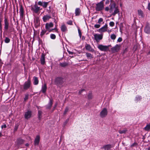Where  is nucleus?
I'll list each match as a JSON object with an SVG mask.
<instances>
[{"mask_svg":"<svg viewBox=\"0 0 150 150\" xmlns=\"http://www.w3.org/2000/svg\"><path fill=\"white\" fill-rule=\"evenodd\" d=\"M35 23L38 25L39 24V19L38 18H36L35 20Z\"/></svg>","mask_w":150,"mask_h":150,"instance_id":"40","label":"nucleus"},{"mask_svg":"<svg viewBox=\"0 0 150 150\" xmlns=\"http://www.w3.org/2000/svg\"><path fill=\"white\" fill-rule=\"evenodd\" d=\"M69 110V108L68 107H67L66 108L65 110H64V114H65Z\"/></svg>","mask_w":150,"mask_h":150,"instance_id":"46","label":"nucleus"},{"mask_svg":"<svg viewBox=\"0 0 150 150\" xmlns=\"http://www.w3.org/2000/svg\"><path fill=\"white\" fill-rule=\"evenodd\" d=\"M30 81L29 80L26 81L23 85L24 89L26 90L29 88L30 86Z\"/></svg>","mask_w":150,"mask_h":150,"instance_id":"8","label":"nucleus"},{"mask_svg":"<svg viewBox=\"0 0 150 150\" xmlns=\"http://www.w3.org/2000/svg\"><path fill=\"white\" fill-rule=\"evenodd\" d=\"M10 39L6 37L4 40V42L6 43H8L10 42Z\"/></svg>","mask_w":150,"mask_h":150,"instance_id":"35","label":"nucleus"},{"mask_svg":"<svg viewBox=\"0 0 150 150\" xmlns=\"http://www.w3.org/2000/svg\"><path fill=\"white\" fill-rule=\"evenodd\" d=\"M113 146L110 144H108L104 146V148L105 150H110L111 148Z\"/></svg>","mask_w":150,"mask_h":150,"instance_id":"19","label":"nucleus"},{"mask_svg":"<svg viewBox=\"0 0 150 150\" xmlns=\"http://www.w3.org/2000/svg\"><path fill=\"white\" fill-rule=\"evenodd\" d=\"M0 29L1 31H2V25L1 24V21H0Z\"/></svg>","mask_w":150,"mask_h":150,"instance_id":"56","label":"nucleus"},{"mask_svg":"<svg viewBox=\"0 0 150 150\" xmlns=\"http://www.w3.org/2000/svg\"><path fill=\"white\" fill-rule=\"evenodd\" d=\"M96 10L97 11H100L102 10L103 8V0L96 4Z\"/></svg>","mask_w":150,"mask_h":150,"instance_id":"2","label":"nucleus"},{"mask_svg":"<svg viewBox=\"0 0 150 150\" xmlns=\"http://www.w3.org/2000/svg\"><path fill=\"white\" fill-rule=\"evenodd\" d=\"M109 0H107L105 2L106 4H108L109 3Z\"/></svg>","mask_w":150,"mask_h":150,"instance_id":"62","label":"nucleus"},{"mask_svg":"<svg viewBox=\"0 0 150 150\" xmlns=\"http://www.w3.org/2000/svg\"><path fill=\"white\" fill-rule=\"evenodd\" d=\"M40 137L39 136H37L35 140L34 143L35 145H37L39 144L40 141Z\"/></svg>","mask_w":150,"mask_h":150,"instance_id":"16","label":"nucleus"},{"mask_svg":"<svg viewBox=\"0 0 150 150\" xmlns=\"http://www.w3.org/2000/svg\"><path fill=\"white\" fill-rule=\"evenodd\" d=\"M116 35L114 34H112L111 35L110 38L112 40H115L116 38Z\"/></svg>","mask_w":150,"mask_h":150,"instance_id":"33","label":"nucleus"},{"mask_svg":"<svg viewBox=\"0 0 150 150\" xmlns=\"http://www.w3.org/2000/svg\"><path fill=\"white\" fill-rule=\"evenodd\" d=\"M144 31L147 34L150 33V25L149 24H147L145 28Z\"/></svg>","mask_w":150,"mask_h":150,"instance_id":"12","label":"nucleus"},{"mask_svg":"<svg viewBox=\"0 0 150 150\" xmlns=\"http://www.w3.org/2000/svg\"><path fill=\"white\" fill-rule=\"evenodd\" d=\"M28 98V94H26L25 96V97L24 98V100L25 101L26 100H27Z\"/></svg>","mask_w":150,"mask_h":150,"instance_id":"44","label":"nucleus"},{"mask_svg":"<svg viewBox=\"0 0 150 150\" xmlns=\"http://www.w3.org/2000/svg\"><path fill=\"white\" fill-rule=\"evenodd\" d=\"M55 30V31L56 32H58V29L56 27H55L54 28L52 29H51V30H50V32H51L53 30Z\"/></svg>","mask_w":150,"mask_h":150,"instance_id":"42","label":"nucleus"},{"mask_svg":"<svg viewBox=\"0 0 150 150\" xmlns=\"http://www.w3.org/2000/svg\"><path fill=\"white\" fill-rule=\"evenodd\" d=\"M42 113V112L40 110H39L38 111V117L39 119H40L41 117Z\"/></svg>","mask_w":150,"mask_h":150,"instance_id":"39","label":"nucleus"},{"mask_svg":"<svg viewBox=\"0 0 150 150\" xmlns=\"http://www.w3.org/2000/svg\"><path fill=\"white\" fill-rule=\"evenodd\" d=\"M103 21V19L102 18H100L98 20V23H100Z\"/></svg>","mask_w":150,"mask_h":150,"instance_id":"48","label":"nucleus"},{"mask_svg":"<svg viewBox=\"0 0 150 150\" xmlns=\"http://www.w3.org/2000/svg\"><path fill=\"white\" fill-rule=\"evenodd\" d=\"M94 39L96 41L98 42L103 38V35L102 34H95L94 35Z\"/></svg>","mask_w":150,"mask_h":150,"instance_id":"5","label":"nucleus"},{"mask_svg":"<svg viewBox=\"0 0 150 150\" xmlns=\"http://www.w3.org/2000/svg\"><path fill=\"white\" fill-rule=\"evenodd\" d=\"M120 49V46L117 45L111 48V50L114 52H117Z\"/></svg>","mask_w":150,"mask_h":150,"instance_id":"10","label":"nucleus"},{"mask_svg":"<svg viewBox=\"0 0 150 150\" xmlns=\"http://www.w3.org/2000/svg\"><path fill=\"white\" fill-rule=\"evenodd\" d=\"M47 30H42V31L41 32L40 34V35L41 37H42L46 33L47 31Z\"/></svg>","mask_w":150,"mask_h":150,"instance_id":"32","label":"nucleus"},{"mask_svg":"<svg viewBox=\"0 0 150 150\" xmlns=\"http://www.w3.org/2000/svg\"><path fill=\"white\" fill-rule=\"evenodd\" d=\"M43 4V2H42L41 1H39L38 2V4L39 5L42 6Z\"/></svg>","mask_w":150,"mask_h":150,"instance_id":"43","label":"nucleus"},{"mask_svg":"<svg viewBox=\"0 0 150 150\" xmlns=\"http://www.w3.org/2000/svg\"><path fill=\"white\" fill-rule=\"evenodd\" d=\"M6 124H4L2 125L1 126V128L3 129V128H6Z\"/></svg>","mask_w":150,"mask_h":150,"instance_id":"54","label":"nucleus"},{"mask_svg":"<svg viewBox=\"0 0 150 150\" xmlns=\"http://www.w3.org/2000/svg\"><path fill=\"white\" fill-rule=\"evenodd\" d=\"M144 129L146 131H149L150 130V124H149L144 127Z\"/></svg>","mask_w":150,"mask_h":150,"instance_id":"24","label":"nucleus"},{"mask_svg":"<svg viewBox=\"0 0 150 150\" xmlns=\"http://www.w3.org/2000/svg\"><path fill=\"white\" fill-rule=\"evenodd\" d=\"M78 31L79 35L80 37V38H81V31L80 30L79 28H78Z\"/></svg>","mask_w":150,"mask_h":150,"instance_id":"41","label":"nucleus"},{"mask_svg":"<svg viewBox=\"0 0 150 150\" xmlns=\"http://www.w3.org/2000/svg\"><path fill=\"white\" fill-rule=\"evenodd\" d=\"M18 128V127L17 126H15L14 127V131H16Z\"/></svg>","mask_w":150,"mask_h":150,"instance_id":"57","label":"nucleus"},{"mask_svg":"<svg viewBox=\"0 0 150 150\" xmlns=\"http://www.w3.org/2000/svg\"><path fill=\"white\" fill-rule=\"evenodd\" d=\"M85 91V90L84 89H82L81 90L79 91V94H81L83 91Z\"/></svg>","mask_w":150,"mask_h":150,"instance_id":"58","label":"nucleus"},{"mask_svg":"<svg viewBox=\"0 0 150 150\" xmlns=\"http://www.w3.org/2000/svg\"><path fill=\"white\" fill-rule=\"evenodd\" d=\"M114 11L113 13L112 14L113 15H115L119 12V10L117 7H116L115 4L112 5L110 9V12L111 13Z\"/></svg>","mask_w":150,"mask_h":150,"instance_id":"1","label":"nucleus"},{"mask_svg":"<svg viewBox=\"0 0 150 150\" xmlns=\"http://www.w3.org/2000/svg\"><path fill=\"white\" fill-rule=\"evenodd\" d=\"M61 30L62 32H64L67 30V28L66 25L63 24L61 27Z\"/></svg>","mask_w":150,"mask_h":150,"instance_id":"18","label":"nucleus"},{"mask_svg":"<svg viewBox=\"0 0 150 150\" xmlns=\"http://www.w3.org/2000/svg\"><path fill=\"white\" fill-rule=\"evenodd\" d=\"M104 117L107 114V110L106 108H104Z\"/></svg>","mask_w":150,"mask_h":150,"instance_id":"36","label":"nucleus"},{"mask_svg":"<svg viewBox=\"0 0 150 150\" xmlns=\"http://www.w3.org/2000/svg\"><path fill=\"white\" fill-rule=\"evenodd\" d=\"M103 29V27H102L99 30V31L100 32H102V30Z\"/></svg>","mask_w":150,"mask_h":150,"instance_id":"60","label":"nucleus"},{"mask_svg":"<svg viewBox=\"0 0 150 150\" xmlns=\"http://www.w3.org/2000/svg\"><path fill=\"white\" fill-rule=\"evenodd\" d=\"M111 30H108V31H108L109 33H110L111 32Z\"/></svg>","mask_w":150,"mask_h":150,"instance_id":"64","label":"nucleus"},{"mask_svg":"<svg viewBox=\"0 0 150 150\" xmlns=\"http://www.w3.org/2000/svg\"><path fill=\"white\" fill-rule=\"evenodd\" d=\"M86 55L87 57L90 59H91L93 57V55L89 53H86Z\"/></svg>","mask_w":150,"mask_h":150,"instance_id":"26","label":"nucleus"},{"mask_svg":"<svg viewBox=\"0 0 150 150\" xmlns=\"http://www.w3.org/2000/svg\"><path fill=\"white\" fill-rule=\"evenodd\" d=\"M47 87L46 83L44 84L42 86V91L43 93H45L46 91Z\"/></svg>","mask_w":150,"mask_h":150,"instance_id":"20","label":"nucleus"},{"mask_svg":"<svg viewBox=\"0 0 150 150\" xmlns=\"http://www.w3.org/2000/svg\"><path fill=\"white\" fill-rule=\"evenodd\" d=\"M51 18V17L50 16L46 15L43 17L42 19L44 22H46L47 21L49 20Z\"/></svg>","mask_w":150,"mask_h":150,"instance_id":"14","label":"nucleus"},{"mask_svg":"<svg viewBox=\"0 0 150 150\" xmlns=\"http://www.w3.org/2000/svg\"><path fill=\"white\" fill-rule=\"evenodd\" d=\"M24 11L23 6L21 5L20 6L19 13L20 14V18H23L24 16Z\"/></svg>","mask_w":150,"mask_h":150,"instance_id":"9","label":"nucleus"},{"mask_svg":"<svg viewBox=\"0 0 150 150\" xmlns=\"http://www.w3.org/2000/svg\"><path fill=\"white\" fill-rule=\"evenodd\" d=\"M114 23L113 22H110L109 23L110 25V26L113 27L114 25Z\"/></svg>","mask_w":150,"mask_h":150,"instance_id":"45","label":"nucleus"},{"mask_svg":"<svg viewBox=\"0 0 150 150\" xmlns=\"http://www.w3.org/2000/svg\"><path fill=\"white\" fill-rule=\"evenodd\" d=\"M138 14L140 17L142 18L144 17V14L143 11L141 10H138Z\"/></svg>","mask_w":150,"mask_h":150,"instance_id":"22","label":"nucleus"},{"mask_svg":"<svg viewBox=\"0 0 150 150\" xmlns=\"http://www.w3.org/2000/svg\"><path fill=\"white\" fill-rule=\"evenodd\" d=\"M41 9L40 8V7L38 6V4H35L31 8V10L33 11L35 13H37Z\"/></svg>","mask_w":150,"mask_h":150,"instance_id":"4","label":"nucleus"},{"mask_svg":"<svg viewBox=\"0 0 150 150\" xmlns=\"http://www.w3.org/2000/svg\"><path fill=\"white\" fill-rule=\"evenodd\" d=\"M122 40V39L121 38V37H119L118 40H117V42H121Z\"/></svg>","mask_w":150,"mask_h":150,"instance_id":"50","label":"nucleus"},{"mask_svg":"<svg viewBox=\"0 0 150 150\" xmlns=\"http://www.w3.org/2000/svg\"><path fill=\"white\" fill-rule=\"evenodd\" d=\"M108 31L107 28H105V27L104 26V32L105 31Z\"/></svg>","mask_w":150,"mask_h":150,"instance_id":"59","label":"nucleus"},{"mask_svg":"<svg viewBox=\"0 0 150 150\" xmlns=\"http://www.w3.org/2000/svg\"><path fill=\"white\" fill-rule=\"evenodd\" d=\"M55 81L57 85H61L63 83V79L61 77H57L55 79Z\"/></svg>","mask_w":150,"mask_h":150,"instance_id":"6","label":"nucleus"},{"mask_svg":"<svg viewBox=\"0 0 150 150\" xmlns=\"http://www.w3.org/2000/svg\"><path fill=\"white\" fill-rule=\"evenodd\" d=\"M127 129L126 128H125L122 130L118 131L119 133L120 134H125L127 132Z\"/></svg>","mask_w":150,"mask_h":150,"instance_id":"17","label":"nucleus"},{"mask_svg":"<svg viewBox=\"0 0 150 150\" xmlns=\"http://www.w3.org/2000/svg\"><path fill=\"white\" fill-rule=\"evenodd\" d=\"M81 12V11L80 8H76L75 11V13L76 16H79V15Z\"/></svg>","mask_w":150,"mask_h":150,"instance_id":"23","label":"nucleus"},{"mask_svg":"<svg viewBox=\"0 0 150 150\" xmlns=\"http://www.w3.org/2000/svg\"><path fill=\"white\" fill-rule=\"evenodd\" d=\"M68 65V64L67 63L65 62L61 63L60 64V65L63 67H65L67 66Z\"/></svg>","mask_w":150,"mask_h":150,"instance_id":"31","label":"nucleus"},{"mask_svg":"<svg viewBox=\"0 0 150 150\" xmlns=\"http://www.w3.org/2000/svg\"><path fill=\"white\" fill-rule=\"evenodd\" d=\"M88 98L89 99H91L93 97V96L91 93H89L88 96Z\"/></svg>","mask_w":150,"mask_h":150,"instance_id":"37","label":"nucleus"},{"mask_svg":"<svg viewBox=\"0 0 150 150\" xmlns=\"http://www.w3.org/2000/svg\"><path fill=\"white\" fill-rule=\"evenodd\" d=\"M111 47V45H109L108 46H104V51H108L109 50V47Z\"/></svg>","mask_w":150,"mask_h":150,"instance_id":"28","label":"nucleus"},{"mask_svg":"<svg viewBox=\"0 0 150 150\" xmlns=\"http://www.w3.org/2000/svg\"><path fill=\"white\" fill-rule=\"evenodd\" d=\"M31 112L30 111L28 110L26 112L25 114V117L26 119H28L31 116Z\"/></svg>","mask_w":150,"mask_h":150,"instance_id":"11","label":"nucleus"},{"mask_svg":"<svg viewBox=\"0 0 150 150\" xmlns=\"http://www.w3.org/2000/svg\"><path fill=\"white\" fill-rule=\"evenodd\" d=\"M142 99V98L141 96L137 95L136 96L134 99V100L137 103L139 101H140Z\"/></svg>","mask_w":150,"mask_h":150,"instance_id":"21","label":"nucleus"},{"mask_svg":"<svg viewBox=\"0 0 150 150\" xmlns=\"http://www.w3.org/2000/svg\"><path fill=\"white\" fill-rule=\"evenodd\" d=\"M24 142V140L21 139H18L17 141V144L18 145L23 144Z\"/></svg>","mask_w":150,"mask_h":150,"instance_id":"25","label":"nucleus"},{"mask_svg":"<svg viewBox=\"0 0 150 150\" xmlns=\"http://www.w3.org/2000/svg\"><path fill=\"white\" fill-rule=\"evenodd\" d=\"M147 9L149 11L150 10V2H149L148 4V6L147 7Z\"/></svg>","mask_w":150,"mask_h":150,"instance_id":"52","label":"nucleus"},{"mask_svg":"<svg viewBox=\"0 0 150 150\" xmlns=\"http://www.w3.org/2000/svg\"><path fill=\"white\" fill-rule=\"evenodd\" d=\"M104 26L105 27V28H108L107 25H105Z\"/></svg>","mask_w":150,"mask_h":150,"instance_id":"63","label":"nucleus"},{"mask_svg":"<svg viewBox=\"0 0 150 150\" xmlns=\"http://www.w3.org/2000/svg\"><path fill=\"white\" fill-rule=\"evenodd\" d=\"M50 37L51 39H55L56 38V35L54 34H51L50 35Z\"/></svg>","mask_w":150,"mask_h":150,"instance_id":"34","label":"nucleus"},{"mask_svg":"<svg viewBox=\"0 0 150 150\" xmlns=\"http://www.w3.org/2000/svg\"><path fill=\"white\" fill-rule=\"evenodd\" d=\"M105 9V11H108L109 10V8L108 7H106Z\"/></svg>","mask_w":150,"mask_h":150,"instance_id":"61","label":"nucleus"},{"mask_svg":"<svg viewBox=\"0 0 150 150\" xmlns=\"http://www.w3.org/2000/svg\"><path fill=\"white\" fill-rule=\"evenodd\" d=\"M4 30L6 31L8 29L9 26V21L7 18L6 17L4 18Z\"/></svg>","mask_w":150,"mask_h":150,"instance_id":"3","label":"nucleus"},{"mask_svg":"<svg viewBox=\"0 0 150 150\" xmlns=\"http://www.w3.org/2000/svg\"><path fill=\"white\" fill-rule=\"evenodd\" d=\"M54 25L52 22H50L49 23H47L45 24V29L46 30L49 32L51 29L50 28L52 27Z\"/></svg>","mask_w":150,"mask_h":150,"instance_id":"7","label":"nucleus"},{"mask_svg":"<svg viewBox=\"0 0 150 150\" xmlns=\"http://www.w3.org/2000/svg\"><path fill=\"white\" fill-rule=\"evenodd\" d=\"M34 84L35 85H37L38 83V78L36 77H34Z\"/></svg>","mask_w":150,"mask_h":150,"instance_id":"27","label":"nucleus"},{"mask_svg":"<svg viewBox=\"0 0 150 150\" xmlns=\"http://www.w3.org/2000/svg\"><path fill=\"white\" fill-rule=\"evenodd\" d=\"M67 52L69 54H71V55L73 54L74 53L73 52H71L70 51H69V50H67Z\"/></svg>","mask_w":150,"mask_h":150,"instance_id":"55","label":"nucleus"},{"mask_svg":"<svg viewBox=\"0 0 150 150\" xmlns=\"http://www.w3.org/2000/svg\"><path fill=\"white\" fill-rule=\"evenodd\" d=\"M40 60L41 62V63L42 64L44 65L45 64V55L44 54L42 53V54Z\"/></svg>","mask_w":150,"mask_h":150,"instance_id":"13","label":"nucleus"},{"mask_svg":"<svg viewBox=\"0 0 150 150\" xmlns=\"http://www.w3.org/2000/svg\"><path fill=\"white\" fill-rule=\"evenodd\" d=\"M67 24L69 25H71L72 24V22L71 21H68L67 23Z\"/></svg>","mask_w":150,"mask_h":150,"instance_id":"51","label":"nucleus"},{"mask_svg":"<svg viewBox=\"0 0 150 150\" xmlns=\"http://www.w3.org/2000/svg\"><path fill=\"white\" fill-rule=\"evenodd\" d=\"M105 99H107L108 101L110 100L111 99L110 96L109 95V96L108 97L107 96H106L105 97Z\"/></svg>","mask_w":150,"mask_h":150,"instance_id":"47","label":"nucleus"},{"mask_svg":"<svg viewBox=\"0 0 150 150\" xmlns=\"http://www.w3.org/2000/svg\"><path fill=\"white\" fill-rule=\"evenodd\" d=\"M100 116L102 118L103 117V110H102L100 113Z\"/></svg>","mask_w":150,"mask_h":150,"instance_id":"53","label":"nucleus"},{"mask_svg":"<svg viewBox=\"0 0 150 150\" xmlns=\"http://www.w3.org/2000/svg\"><path fill=\"white\" fill-rule=\"evenodd\" d=\"M98 48L101 51L103 50V46L102 45H99L98 46Z\"/></svg>","mask_w":150,"mask_h":150,"instance_id":"38","label":"nucleus"},{"mask_svg":"<svg viewBox=\"0 0 150 150\" xmlns=\"http://www.w3.org/2000/svg\"><path fill=\"white\" fill-rule=\"evenodd\" d=\"M53 104V101L52 99H50L48 104L46 105L47 109H50L51 107Z\"/></svg>","mask_w":150,"mask_h":150,"instance_id":"15","label":"nucleus"},{"mask_svg":"<svg viewBox=\"0 0 150 150\" xmlns=\"http://www.w3.org/2000/svg\"><path fill=\"white\" fill-rule=\"evenodd\" d=\"M49 2H43L42 7L44 8H46L48 5Z\"/></svg>","mask_w":150,"mask_h":150,"instance_id":"30","label":"nucleus"},{"mask_svg":"<svg viewBox=\"0 0 150 150\" xmlns=\"http://www.w3.org/2000/svg\"><path fill=\"white\" fill-rule=\"evenodd\" d=\"M100 27V25L99 24H96L94 25V27L96 28H99Z\"/></svg>","mask_w":150,"mask_h":150,"instance_id":"49","label":"nucleus"},{"mask_svg":"<svg viewBox=\"0 0 150 150\" xmlns=\"http://www.w3.org/2000/svg\"><path fill=\"white\" fill-rule=\"evenodd\" d=\"M86 50H87L89 51H92V49H91V46H90V45H87L86 46Z\"/></svg>","mask_w":150,"mask_h":150,"instance_id":"29","label":"nucleus"}]
</instances>
